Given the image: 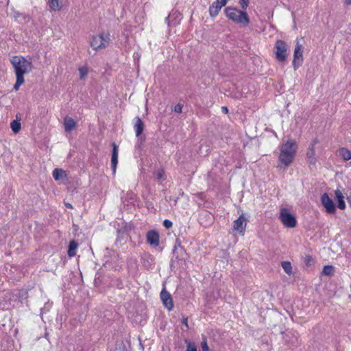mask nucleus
Returning <instances> with one entry per match:
<instances>
[{
    "instance_id": "obj_25",
    "label": "nucleus",
    "mask_w": 351,
    "mask_h": 351,
    "mask_svg": "<svg viewBox=\"0 0 351 351\" xmlns=\"http://www.w3.org/2000/svg\"><path fill=\"white\" fill-rule=\"evenodd\" d=\"M80 73V78L84 80L88 73V69L86 66H81L78 69Z\"/></svg>"
},
{
    "instance_id": "obj_2",
    "label": "nucleus",
    "mask_w": 351,
    "mask_h": 351,
    "mask_svg": "<svg viewBox=\"0 0 351 351\" xmlns=\"http://www.w3.org/2000/svg\"><path fill=\"white\" fill-rule=\"evenodd\" d=\"M298 145L295 140H289L280 149L279 162L285 168L288 167L296 155Z\"/></svg>"
},
{
    "instance_id": "obj_32",
    "label": "nucleus",
    "mask_w": 351,
    "mask_h": 351,
    "mask_svg": "<svg viewBox=\"0 0 351 351\" xmlns=\"http://www.w3.org/2000/svg\"><path fill=\"white\" fill-rule=\"evenodd\" d=\"M182 109V106L180 104L176 105L174 107V111L178 113H181Z\"/></svg>"
},
{
    "instance_id": "obj_20",
    "label": "nucleus",
    "mask_w": 351,
    "mask_h": 351,
    "mask_svg": "<svg viewBox=\"0 0 351 351\" xmlns=\"http://www.w3.org/2000/svg\"><path fill=\"white\" fill-rule=\"evenodd\" d=\"M339 155L342 158L344 161L351 160V151L346 147H341L338 149Z\"/></svg>"
},
{
    "instance_id": "obj_34",
    "label": "nucleus",
    "mask_w": 351,
    "mask_h": 351,
    "mask_svg": "<svg viewBox=\"0 0 351 351\" xmlns=\"http://www.w3.org/2000/svg\"><path fill=\"white\" fill-rule=\"evenodd\" d=\"M221 112L224 114H228V107L226 106H222L221 107Z\"/></svg>"
},
{
    "instance_id": "obj_1",
    "label": "nucleus",
    "mask_w": 351,
    "mask_h": 351,
    "mask_svg": "<svg viewBox=\"0 0 351 351\" xmlns=\"http://www.w3.org/2000/svg\"><path fill=\"white\" fill-rule=\"evenodd\" d=\"M10 62L12 64L16 73V81L14 89L17 90L24 83V74L28 73L32 68V62L23 56H13Z\"/></svg>"
},
{
    "instance_id": "obj_8",
    "label": "nucleus",
    "mask_w": 351,
    "mask_h": 351,
    "mask_svg": "<svg viewBox=\"0 0 351 351\" xmlns=\"http://www.w3.org/2000/svg\"><path fill=\"white\" fill-rule=\"evenodd\" d=\"M247 226V219L244 214H241L236 220L233 221L232 230L237 232L240 235L243 236Z\"/></svg>"
},
{
    "instance_id": "obj_30",
    "label": "nucleus",
    "mask_w": 351,
    "mask_h": 351,
    "mask_svg": "<svg viewBox=\"0 0 351 351\" xmlns=\"http://www.w3.org/2000/svg\"><path fill=\"white\" fill-rule=\"evenodd\" d=\"M239 4L243 9H246L249 4V0H240Z\"/></svg>"
},
{
    "instance_id": "obj_36",
    "label": "nucleus",
    "mask_w": 351,
    "mask_h": 351,
    "mask_svg": "<svg viewBox=\"0 0 351 351\" xmlns=\"http://www.w3.org/2000/svg\"><path fill=\"white\" fill-rule=\"evenodd\" d=\"M65 205H66V207H68L69 208H73L72 205L71 204H69V203H66Z\"/></svg>"
},
{
    "instance_id": "obj_33",
    "label": "nucleus",
    "mask_w": 351,
    "mask_h": 351,
    "mask_svg": "<svg viewBox=\"0 0 351 351\" xmlns=\"http://www.w3.org/2000/svg\"><path fill=\"white\" fill-rule=\"evenodd\" d=\"M182 323L183 325H184L187 328H189L188 325V318L187 317H183Z\"/></svg>"
},
{
    "instance_id": "obj_5",
    "label": "nucleus",
    "mask_w": 351,
    "mask_h": 351,
    "mask_svg": "<svg viewBox=\"0 0 351 351\" xmlns=\"http://www.w3.org/2000/svg\"><path fill=\"white\" fill-rule=\"evenodd\" d=\"M275 59L279 62H285L289 56V46L283 40H277L274 47Z\"/></svg>"
},
{
    "instance_id": "obj_7",
    "label": "nucleus",
    "mask_w": 351,
    "mask_h": 351,
    "mask_svg": "<svg viewBox=\"0 0 351 351\" xmlns=\"http://www.w3.org/2000/svg\"><path fill=\"white\" fill-rule=\"evenodd\" d=\"M303 47L302 45L297 43L294 49L293 60L292 62L295 70L298 69L303 62Z\"/></svg>"
},
{
    "instance_id": "obj_4",
    "label": "nucleus",
    "mask_w": 351,
    "mask_h": 351,
    "mask_svg": "<svg viewBox=\"0 0 351 351\" xmlns=\"http://www.w3.org/2000/svg\"><path fill=\"white\" fill-rule=\"evenodd\" d=\"M110 36L108 32L93 35L90 38V45L93 49L97 51L106 48L110 43Z\"/></svg>"
},
{
    "instance_id": "obj_13",
    "label": "nucleus",
    "mask_w": 351,
    "mask_h": 351,
    "mask_svg": "<svg viewBox=\"0 0 351 351\" xmlns=\"http://www.w3.org/2000/svg\"><path fill=\"white\" fill-rule=\"evenodd\" d=\"M147 242L150 245L155 247L158 246L160 242V237L158 232L155 230H152L147 233Z\"/></svg>"
},
{
    "instance_id": "obj_23",
    "label": "nucleus",
    "mask_w": 351,
    "mask_h": 351,
    "mask_svg": "<svg viewBox=\"0 0 351 351\" xmlns=\"http://www.w3.org/2000/svg\"><path fill=\"white\" fill-rule=\"evenodd\" d=\"M284 271L289 275L292 274V266L289 261H283L281 263Z\"/></svg>"
},
{
    "instance_id": "obj_14",
    "label": "nucleus",
    "mask_w": 351,
    "mask_h": 351,
    "mask_svg": "<svg viewBox=\"0 0 351 351\" xmlns=\"http://www.w3.org/2000/svg\"><path fill=\"white\" fill-rule=\"evenodd\" d=\"M112 153L111 158V166L113 174L116 173V169L118 164V154H119V148L117 144L113 142L112 143Z\"/></svg>"
},
{
    "instance_id": "obj_18",
    "label": "nucleus",
    "mask_w": 351,
    "mask_h": 351,
    "mask_svg": "<svg viewBox=\"0 0 351 351\" xmlns=\"http://www.w3.org/2000/svg\"><path fill=\"white\" fill-rule=\"evenodd\" d=\"M47 3L51 11H59L63 7L62 0H49Z\"/></svg>"
},
{
    "instance_id": "obj_16",
    "label": "nucleus",
    "mask_w": 351,
    "mask_h": 351,
    "mask_svg": "<svg viewBox=\"0 0 351 351\" xmlns=\"http://www.w3.org/2000/svg\"><path fill=\"white\" fill-rule=\"evenodd\" d=\"M64 127L65 132H70L76 127V122L73 119L67 117L64 119Z\"/></svg>"
},
{
    "instance_id": "obj_29",
    "label": "nucleus",
    "mask_w": 351,
    "mask_h": 351,
    "mask_svg": "<svg viewBox=\"0 0 351 351\" xmlns=\"http://www.w3.org/2000/svg\"><path fill=\"white\" fill-rule=\"evenodd\" d=\"M163 226L169 229L172 227L173 223L169 219H165L163 221Z\"/></svg>"
},
{
    "instance_id": "obj_6",
    "label": "nucleus",
    "mask_w": 351,
    "mask_h": 351,
    "mask_svg": "<svg viewBox=\"0 0 351 351\" xmlns=\"http://www.w3.org/2000/svg\"><path fill=\"white\" fill-rule=\"evenodd\" d=\"M279 219L281 223L288 228H295L297 225V220L289 210L287 208H282L280 210Z\"/></svg>"
},
{
    "instance_id": "obj_35",
    "label": "nucleus",
    "mask_w": 351,
    "mask_h": 351,
    "mask_svg": "<svg viewBox=\"0 0 351 351\" xmlns=\"http://www.w3.org/2000/svg\"><path fill=\"white\" fill-rule=\"evenodd\" d=\"M346 4L351 5V0H344Z\"/></svg>"
},
{
    "instance_id": "obj_9",
    "label": "nucleus",
    "mask_w": 351,
    "mask_h": 351,
    "mask_svg": "<svg viewBox=\"0 0 351 351\" xmlns=\"http://www.w3.org/2000/svg\"><path fill=\"white\" fill-rule=\"evenodd\" d=\"M321 203L325 208V211L327 214H334L336 212L335 205L332 199L329 197L328 193H324L322 195Z\"/></svg>"
},
{
    "instance_id": "obj_17",
    "label": "nucleus",
    "mask_w": 351,
    "mask_h": 351,
    "mask_svg": "<svg viewBox=\"0 0 351 351\" xmlns=\"http://www.w3.org/2000/svg\"><path fill=\"white\" fill-rule=\"evenodd\" d=\"M53 178L55 180H64L67 178L66 173L62 169L56 168L52 172Z\"/></svg>"
},
{
    "instance_id": "obj_28",
    "label": "nucleus",
    "mask_w": 351,
    "mask_h": 351,
    "mask_svg": "<svg viewBox=\"0 0 351 351\" xmlns=\"http://www.w3.org/2000/svg\"><path fill=\"white\" fill-rule=\"evenodd\" d=\"M313 261L312 256L310 255H306L304 257V263L307 267H309L311 265Z\"/></svg>"
},
{
    "instance_id": "obj_11",
    "label": "nucleus",
    "mask_w": 351,
    "mask_h": 351,
    "mask_svg": "<svg viewBox=\"0 0 351 351\" xmlns=\"http://www.w3.org/2000/svg\"><path fill=\"white\" fill-rule=\"evenodd\" d=\"M318 143L317 138H314L310 143L307 152L306 158L308 161L311 164H315L316 162L315 158V145Z\"/></svg>"
},
{
    "instance_id": "obj_3",
    "label": "nucleus",
    "mask_w": 351,
    "mask_h": 351,
    "mask_svg": "<svg viewBox=\"0 0 351 351\" xmlns=\"http://www.w3.org/2000/svg\"><path fill=\"white\" fill-rule=\"evenodd\" d=\"M226 17L232 22L247 26L250 23V18L247 13L236 8L227 7L224 10Z\"/></svg>"
},
{
    "instance_id": "obj_22",
    "label": "nucleus",
    "mask_w": 351,
    "mask_h": 351,
    "mask_svg": "<svg viewBox=\"0 0 351 351\" xmlns=\"http://www.w3.org/2000/svg\"><path fill=\"white\" fill-rule=\"evenodd\" d=\"M10 128L14 133L17 134L21 128V123L17 120H14L10 123Z\"/></svg>"
},
{
    "instance_id": "obj_15",
    "label": "nucleus",
    "mask_w": 351,
    "mask_h": 351,
    "mask_svg": "<svg viewBox=\"0 0 351 351\" xmlns=\"http://www.w3.org/2000/svg\"><path fill=\"white\" fill-rule=\"evenodd\" d=\"M335 195L337 201V207L341 210H344L346 208V203L343 193L340 190L336 189L335 191Z\"/></svg>"
},
{
    "instance_id": "obj_21",
    "label": "nucleus",
    "mask_w": 351,
    "mask_h": 351,
    "mask_svg": "<svg viewBox=\"0 0 351 351\" xmlns=\"http://www.w3.org/2000/svg\"><path fill=\"white\" fill-rule=\"evenodd\" d=\"M78 247V244L74 241H71L69 245L68 256L69 257H73L76 255V250Z\"/></svg>"
},
{
    "instance_id": "obj_31",
    "label": "nucleus",
    "mask_w": 351,
    "mask_h": 351,
    "mask_svg": "<svg viewBox=\"0 0 351 351\" xmlns=\"http://www.w3.org/2000/svg\"><path fill=\"white\" fill-rule=\"evenodd\" d=\"M164 175H165V171L163 169H160V171H158L156 173V178L158 180H161L163 177H164Z\"/></svg>"
},
{
    "instance_id": "obj_26",
    "label": "nucleus",
    "mask_w": 351,
    "mask_h": 351,
    "mask_svg": "<svg viewBox=\"0 0 351 351\" xmlns=\"http://www.w3.org/2000/svg\"><path fill=\"white\" fill-rule=\"evenodd\" d=\"M185 343H186V351H197V346L195 343L187 340H185Z\"/></svg>"
},
{
    "instance_id": "obj_27",
    "label": "nucleus",
    "mask_w": 351,
    "mask_h": 351,
    "mask_svg": "<svg viewBox=\"0 0 351 351\" xmlns=\"http://www.w3.org/2000/svg\"><path fill=\"white\" fill-rule=\"evenodd\" d=\"M201 347H202V351H210L206 337L203 338V341L201 343Z\"/></svg>"
},
{
    "instance_id": "obj_12",
    "label": "nucleus",
    "mask_w": 351,
    "mask_h": 351,
    "mask_svg": "<svg viewBox=\"0 0 351 351\" xmlns=\"http://www.w3.org/2000/svg\"><path fill=\"white\" fill-rule=\"evenodd\" d=\"M160 299L164 306L171 311L173 308V302L171 294L164 288L160 292Z\"/></svg>"
},
{
    "instance_id": "obj_19",
    "label": "nucleus",
    "mask_w": 351,
    "mask_h": 351,
    "mask_svg": "<svg viewBox=\"0 0 351 351\" xmlns=\"http://www.w3.org/2000/svg\"><path fill=\"white\" fill-rule=\"evenodd\" d=\"M134 128L135 130L136 136H139L144 130V123L140 117H137L136 118V123Z\"/></svg>"
},
{
    "instance_id": "obj_24",
    "label": "nucleus",
    "mask_w": 351,
    "mask_h": 351,
    "mask_svg": "<svg viewBox=\"0 0 351 351\" xmlns=\"http://www.w3.org/2000/svg\"><path fill=\"white\" fill-rule=\"evenodd\" d=\"M335 269L332 265H325L322 270V274L326 276H332Z\"/></svg>"
},
{
    "instance_id": "obj_10",
    "label": "nucleus",
    "mask_w": 351,
    "mask_h": 351,
    "mask_svg": "<svg viewBox=\"0 0 351 351\" xmlns=\"http://www.w3.org/2000/svg\"><path fill=\"white\" fill-rule=\"evenodd\" d=\"M228 0H216L209 7V14L211 17L217 16L221 8L225 6Z\"/></svg>"
}]
</instances>
